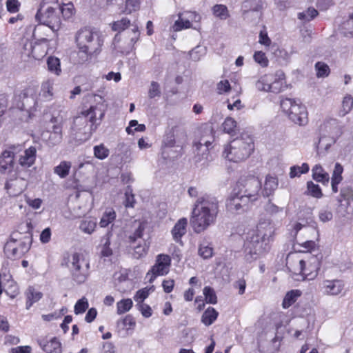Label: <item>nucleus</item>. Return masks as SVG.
Wrapping results in <instances>:
<instances>
[{
  "label": "nucleus",
  "mask_w": 353,
  "mask_h": 353,
  "mask_svg": "<svg viewBox=\"0 0 353 353\" xmlns=\"http://www.w3.org/2000/svg\"><path fill=\"white\" fill-rule=\"evenodd\" d=\"M219 212V202L212 194H205L195 201L190 223L196 233H201L216 222Z\"/></svg>",
  "instance_id": "f257e3e1"
},
{
  "label": "nucleus",
  "mask_w": 353,
  "mask_h": 353,
  "mask_svg": "<svg viewBox=\"0 0 353 353\" xmlns=\"http://www.w3.org/2000/svg\"><path fill=\"white\" fill-rule=\"evenodd\" d=\"M274 226L269 219L261 220L257 225L256 231L249 234L245 243V259L250 263L262 254L266 245L264 243L274 233Z\"/></svg>",
  "instance_id": "f03ea898"
},
{
  "label": "nucleus",
  "mask_w": 353,
  "mask_h": 353,
  "mask_svg": "<svg viewBox=\"0 0 353 353\" xmlns=\"http://www.w3.org/2000/svg\"><path fill=\"white\" fill-rule=\"evenodd\" d=\"M75 42L79 50L77 61L83 64L101 51L103 39L99 31L85 27L77 32Z\"/></svg>",
  "instance_id": "7ed1b4c3"
},
{
  "label": "nucleus",
  "mask_w": 353,
  "mask_h": 353,
  "mask_svg": "<svg viewBox=\"0 0 353 353\" xmlns=\"http://www.w3.org/2000/svg\"><path fill=\"white\" fill-rule=\"evenodd\" d=\"M105 114L103 103L92 105L73 120L72 130L76 132L92 134L100 125Z\"/></svg>",
  "instance_id": "20e7f679"
},
{
  "label": "nucleus",
  "mask_w": 353,
  "mask_h": 353,
  "mask_svg": "<svg viewBox=\"0 0 353 353\" xmlns=\"http://www.w3.org/2000/svg\"><path fill=\"white\" fill-rule=\"evenodd\" d=\"M254 148L252 137L248 134H242L230 142L223 155L230 161L240 162L248 159Z\"/></svg>",
  "instance_id": "39448f33"
},
{
  "label": "nucleus",
  "mask_w": 353,
  "mask_h": 353,
  "mask_svg": "<svg viewBox=\"0 0 353 353\" xmlns=\"http://www.w3.org/2000/svg\"><path fill=\"white\" fill-rule=\"evenodd\" d=\"M31 242V236L29 235L21 237V233L12 232L10 240L4 246V252L8 258H21L30 250Z\"/></svg>",
  "instance_id": "423d86ee"
},
{
  "label": "nucleus",
  "mask_w": 353,
  "mask_h": 353,
  "mask_svg": "<svg viewBox=\"0 0 353 353\" xmlns=\"http://www.w3.org/2000/svg\"><path fill=\"white\" fill-rule=\"evenodd\" d=\"M281 108L289 119L300 126L308 122L307 112L305 105L296 100L285 98L281 100Z\"/></svg>",
  "instance_id": "0eeeda50"
},
{
  "label": "nucleus",
  "mask_w": 353,
  "mask_h": 353,
  "mask_svg": "<svg viewBox=\"0 0 353 353\" xmlns=\"http://www.w3.org/2000/svg\"><path fill=\"white\" fill-rule=\"evenodd\" d=\"M67 266L72 281L77 284H82L87 280L90 265L78 253H74L69 256Z\"/></svg>",
  "instance_id": "6e6552de"
},
{
  "label": "nucleus",
  "mask_w": 353,
  "mask_h": 353,
  "mask_svg": "<svg viewBox=\"0 0 353 353\" xmlns=\"http://www.w3.org/2000/svg\"><path fill=\"white\" fill-rule=\"evenodd\" d=\"M239 192L243 197H246L250 202L256 201L261 190V182L254 176L242 177L238 182Z\"/></svg>",
  "instance_id": "1a4fd4ad"
},
{
  "label": "nucleus",
  "mask_w": 353,
  "mask_h": 353,
  "mask_svg": "<svg viewBox=\"0 0 353 353\" xmlns=\"http://www.w3.org/2000/svg\"><path fill=\"white\" fill-rule=\"evenodd\" d=\"M36 19L41 23L48 26L53 32H57L61 28V19L58 7L49 6L46 9H39Z\"/></svg>",
  "instance_id": "9d476101"
},
{
  "label": "nucleus",
  "mask_w": 353,
  "mask_h": 353,
  "mask_svg": "<svg viewBox=\"0 0 353 353\" xmlns=\"http://www.w3.org/2000/svg\"><path fill=\"white\" fill-rule=\"evenodd\" d=\"M50 123L52 124V127L43 134V137L49 146L53 147L59 145L63 139L62 118L52 117Z\"/></svg>",
  "instance_id": "9b49d317"
},
{
  "label": "nucleus",
  "mask_w": 353,
  "mask_h": 353,
  "mask_svg": "<svg viewBox=\"0 0 353 353\" xmlns=\"http://www.w3.org/2000/svg\"><path fill=\"white\" fill-rule=\"evenodd\" d=\"M171 265V258L169 255L160 254L157 255L154 265L148 272V281L152 283L157 276L167 274Z\"/></svg>",
  "instance_id": "f8f14e48"
},
{
  "label": "nucleus",
  "mask_w": 353,
  "mask_h": 353,
  "mask_svg": "<svg viewBox=\"0 0 353 353\" xmlns=\"http://www.w3.org/2000/svg\"><path fill=\"white\" fill-rule=\"evenodd\" d=\"M143 230L140 225L128 238L130 246L134 249L133 256L137 259L145 255L147 252L146 245L142 239Z\"/></svg>",
  "instance_id": "ddd939ff"
},
{
  "label": "nucleus",
  "mask_w": 353,
  "mask_h": 353,
  "mask_svg": "<svg viewBox=\"0 0 353 353\" xmlns=\"http://www.w3.org/2000/svg\"><path fill=\"white\" fill-rule=\"evenodd\" d=\"M23 48L24 55L31 57L35 60H40L47 54L48 39H42L40 42L35 43L34 45L32 43H26Z\"/></svg>",
  "instance_id": "4468645a"
},
{
  "label": "nucleus",
  "mask_w": 353,
  "mask_h": 353,
  "mask_svg": "<svg viewBox=\"0 0 353 353\" xmlns=\"http://www.w3.org/2000/svg\"><path fill=\"white\" fill-rule=\"evenodd\" d=\"M11 150H5L0 155V172H10L14 168V153L23 149L22 145H12L10 147Z\"/></svg>",
  "instance_id": "2eb2a0df"
},
{
  "label": "nucleus",
  "mask_w": 353,
  "mask_h": 353,
  "mask_svg": "<svg viewBox=\"0 0 353 353\" xmlns=\"http://www.w3.org/2000/svg\"><path fill=\"white\" fill-rule=\"evenodd\" d=\"M250 201L239 193L231 195L226 202L227 211L232 214H239L245 210Z\"/></svg>",
  "instance_id": "dca6fc26"
},
{
  "label": "nucleus",
  "mask_w": 353,
  "mask_h": 353,
  "mask_svg": "<svg viewBox=\"0 0 353 353\" xmlns=\"http://www.w3.org/2000/svg\"><path fill=\"white\" fill-rule=\"evenodd\" d=\"M321 255L307 254L306 257L300 259L301 263V266L304 267L306 271V272H305V275L311 276V278L316 276L321 267Z\"/></svg>",
  "instance_id": "f3484780"
},
{
  "label": "nucleus",
  "mask_w": 353,
  "mask_h": 353,
  "mask_svg": "<svg viewBox=\"0 0 353 353\" xmlns=\"http://www.w3.org/2000/svg\"><path fill=\"white\" fill-rule=\"evenodd\" d=\"M201 20V16L195 12L187 11L179 14V19L175 21L173 26L174 31H180L184 28L191 27V22H199Z\"/></svg>",
  "instance_id": "a211bd4d"
},
{
  "label": "nucleus",
  "mask_w": 353,
  "mask_h": 353,
  "mask_svg": "<svg viewBox=\"0 0 353 353\" xmlns=\"http://www.w3.org/2000/svg\"><path fill=\"white\" fill-rule=\"evenodd\" d=\"M344 282L339 279L324 280L321 283V290L324 294L337 296L344 289Z\"/></svg>",
  "instance_id": "6ab92c4d"
},
{
  "label": "nucleus",
  "mask_w": 353,
  "mask_h": 353,
  "mask_svg": "<svg viewBox=\"0 0 353 353\" xmlns=\"http://www.w3.org/2000/svg\"><path fill=\"white\" fill-rule=\"evenodd\" d=\"M214 141L213 128L211 125H205L200 130L199 137L193 143H201L203 145L211 146Z\"/></svg>",
  "instance_id": "aec40b11"
},
{
  "label": "nucleus",
  "mask_w": 353,
  "mask_h": 353,
  "mask_svg": "<svg viewBox=\"0 0 353 353\" xmlns=\"http://www.w3.org/2000/svg\"><path fill=\"white\" fill-rule=\"evenodd\" d=\"M188 220L186 218L180 219L174 225L171 230L173 239L176 242L182 244L181 237L185 234L187 232Z\"/></svg>",
  "instance_id": "412c9836"
},
{
  "label": "nucleus",
  "mask_w": 353,
  "mask_h": 353,
  "mask_svg": "<svg viewBox=\"0 0 353 353\" xmlns=\"http://www.w3.org/2000/svg\"><path fill=\"white\" fill-rule=\"evenodd\" d=\"M263 8L261 0H244L241 6V11L244 19L250 12H259Z\"/></svg>",
  "instance_id": "4be33fe9"
},
{
  "label": "nucleus",
  "mask_w": 353,
  "mask_h": 353,
  "mask_svg": "<svg viewBox=\"0 0 353 353\" xmlns=\"http://www.w3.org/2000/svg\"><path fill=\"white\" fill-rule=\"evenodd\" d=\"M37 156V149L34 146H30V148L24 150L23 154L21 155L19 159V163L22 167L30 168L35 162Z\"/></svg>",
  "instance_id": "5701e85b"
},
{
  "label": "nucleus",
  "mask_w": 353,
  "mask_h": 353,
  "mask_svg": "<svg viewBox=\"0 0 353 353\" xmlns=\"http://www.w3.org/2000/svg\"><path fill=\"white\" fill-rule=\"evenodd\" d=\"M312 178L317 182L322 183L323 184L328 183L330 181L329 174L323 168L321 165H316L313 167Z\"/></svg>",
  "instance_id": "b1692460"
},
{
  "label": "nucleus",
  "mask_w": 353,
  "mask_h": 353,
  "mask_svg": "<svg viewBox=\"0 0 353 353\" xmlns=\"http://www.w3.org/2000/svg\"><path fill=\"white\" fill-rule=\"evenodd\" d=\"M39 343L46 353H61L62 352L61 343L56 338L51 339L46 343H43L41 341Z\"/></svg>",
  "instance_id": "393cba45"
},
{
  "label": "nucleus",
  "mask_w": 353,
  "mask_h": 353,
  "mask_svg": "<svg viewBox=\"0 0 353 353\" xmlns=\"http://www.w3.org/2000/svg\"><path fill=\"white\" fill-rule=\"evenodd\" d=\"M53 85L54 82L50 79H48L42 83L39 95L44 101L52 99L53 96Z\"/></svg>",
  "instance_id": "a878e982"
},
{
  "label": "nucleus",
  "mask_w": 353,
  "mask_h": 353,
  "mask_svg": "<svg viewBox=\"0 0 353 353\" xmlns=\"http://www.w3.org/2000/svg\"><path fill=\"white\" fill-rule=\"evenodd\" d=\"M218 312L213 307H209L201 316V322L206 326L212 325L217 319Z\"/></svg>",
  "instance_id": "bb28decb"
},
{
  "label": "nucleus",
  "mask_w": 353,
  "mask_h": 353,
  "mask_svg": "<svg viewBox=\"0 0 353 353\" xmlns=\"http://www.w3.org/2000/svg\"><path fill=\"white\" fill-rule=\"evenodd\" d=\"M301 295V292L299 290H292L288 292L282 303L283 307L286 309L290 307Z\"/></svg>",
  "instance_id": "cd10ccee"
},
{
  "label": "nucleus",
  "mask_w": 353,
  "mask_h": 353,
  "mask_svg": "<svg viewBox=\"0 0 353 353\" xmlns=\"http://www.w3.org/2000/svg\"><path fill=\"white\" fill-rule=\"evenodd\" d=\"M42 296L41 292L35 291L32 287H29L26 292V309L29 310L34 303L39 301L42 298Z\"/></svg>",
  "instance_id": "c85d7f7f"
},
{
  "label": "nucleus",
  "mask_w": 353,
  "mask_h": 353,
  "mask_svg": "<svg viewBox=\"0 0 353 353\" xmlns=\"http://www.w3.org/2000/svg\"><path fill=\"white\" fill-rule=\"evenodd\" d=\"M272 81L273 76L272 74H265L256 82V88L260 91L269 92L272 86L271 85Z\"/></svg>",
  "instance_id": "c756f323"
},
{
  "label": "nucleus",
  "mask_w": 353,
  "mask_h": 353,
  "mask_svg": "<svg viewBox=\"0 0 353 353\" xmlns=\"http://www.w3.org/2000/svg\"><path fill=\"white\" fill-rule=\"evenodd\" d=\"M343 200L345 201L348 205L350 204V202L353 201V188L352 186L345 185L341 188L338 201L341 203Z\"/></svg>",
  "instance_id": "7c9ffc66"
},
{
  "label": "nucleus",
  "mask_w": 353,
  "mask_h": 353,
  "mask_svg": "<svg viewBox=\"0 0 353 353\" xmlns=\"http://www.w3.org/2000/svg\"><path fill=\"white\" fill-rule=\"evenodd\" d=\"M72 164L70 161H63L59 165L54 168V173L60 178H65L70 173Z\"/></svg>",
  "instance_id": "2f4dec72"
},
{
  "label": "nucleus",
  "mask_w": 353,
  "mask_h": 353,
  "mask_svg": "<svg viewBox=\"0 0 353 353\" xmlns=\"http://www.w3.org/2000/svg\"><path fill=\"white\" fill-rule=\"evenodd\" d=\"M222 128L224 132L234 135L239 129L237 128L236 121L232 117H227L222 123Z\"/></svg>",
  "instance_id": "473e14b6"
},
{
  "label": "nucleus",
  "mask_w": 353,
  "mask_h": 353,
  "mask_svg": "<svg viewBox=\"0 0 353 353\" xmlns=\"http://www.w3.org/2000/svg\"><path fill=\"white\" fill-rule=\"evenodd\" d=\"M277 179L273 176H268L264 184L263 194L265 196H270L277 188Z\"/></svg>",
  "instance_id": "72a5a7b5"
},
{
  "label": "nucleus",
  "mask_w": 353,
  "mask_h": 353,
  "mask_svg": "<svg viewBox=\"0 0 353 353\" xmlns=\"http://www.w3.org/2000/svg\"><path fill=\"white\" fill-rule=\"evenodd\" d=\"M305 194L316 199H320L323 195L320 186L312 181L307 182V190L305 192Z\"/></svg>",
  "instance_id": "f704fd0d"
},
{
  "label": "nucleus",
  "mask_w": 353,
  "mask_h": 353,
  "mask_svg": "<svg viewBox=\"0 0 353 353\" xmlns=\"http://www.w3.org/2000/svg\"><path fill=\"white\" fill-rule=\"evenodd\" d=\"M210 147L208 145H203L201 143H193V152L196 156L199 157L198 161L207 159Z\"/></svg>",
  "instance_id": "c9c22d12"
},
{
  "label": "nucleus",
  "mask_w": 353,
  "mask_h": 353,
  "mask_svg": "<svg viewBox=\"0 0 353 353\" xmlns=\"http://www.w3.org/2000/svg\"><path fill=\"white\" fill-rule=\"evenodd\" d=\"M48 70L59 76L61 72L60 61L58 58L50 56L47 59Z\"/></svg>",
  "instance_id": "e433bc0d"
},
{
  "label": "nucleus",
  "mask_w": 353,
  "mask_h": 353,
  "mask_svg": "<svg viewBox=\"0 0 353 353\" xmlns=\"http://www.w3.org/2000/svg\"><path fill=\"white\" fill-rule=\"evenodd\" d=\"M170 130L174 139L178 142V147L183 146L187 140V135L185 130L176 126L172 128Z\"/></svg>",
  "instance_id": "4c0bfd02"
},
{
  "label": "nucleus",
  "mask_w": 353,
  "mask_h": 353,
  "mask_svg": "<svg viewBox=\"0 0 353 353\" xmlns=\"http://www.w3.org/2000/svg\"><path fill=\"white\" fill-rule=\"evenodd\" d=\"M213 14L221 20H225L230 17L229 11L225 5L216 4L212 8Z\"/></svg>",
  "instance_id": "58836bf2"
},
{
  "label": "nucleus",
  "mask_w": 353,
  "mask_h": 353,
  "mask_svg": "<svg viewBox=\"0 0 353 353\" xmlns=\"http://www.w3.org/2000/svg\"><path fill=\"white\" fill-rule=\"evenodd\" d=\"M116 218V213L114 210L108 209L105 211L103 213L99 225L101 228L107 227L110 223H111Z\"/></svg>",
  "instance_id": "ea45409f"
},
{
  "label": "nucleus",
  "mask_w": 353,
  "mask_h": 353,
  "mask_svg": "<svg viewBox=\"0 0 353 353\" xmlns=\"http://www.w3.org/2000/svg\"><path fill=\"white\" fill-rule=\"evenodd\" d=\"M97 222L93 219L83 220L79 225V229L84 233L91 234L95 230Z\"/></svg>",
  "instance_id": "a19ab883"
},
{
  "label": "nucleus",
  "mask_w": 353,
  "mask_h": 353,
  "mask_svg": "<svg viewBox=\"0 0 353 353\" xmlns=\"http://www.w3.org/2000/svg\"><path fill=\"white\" fill-rule=\"evenodd\" d=\"M318 11L314 8H308L306 10L298 13V19L307 22L318 15Z\"/></svg>",
  "instance_id": "79ce46f5"
},
{
  "label": "nucleus",
  "mask_w": 353,
  "mask_h": 353,
  "mask_svg": "<svg viewBox=\"0 0 353 353\" xmlns=\"http://www.w3.org/2000/svg\"><path fill=\"white\" fill-rule=\"evenodd\" d=\"M198 254L203 259H208L212 256L213 248L207 243H201L199 245Z\"/></svg>",
  "instance_id": "37998d69"
},
{
  "label": "nucleus",
  "mask_w": 353,
  "mask_h": 353,
  "mask_svg": "<svg viewBox=\"0 0 353 353\" xmlns=\"http://www.w3.org/2000/svg\"><path fill=\"white\" fill-rule=\"evenodd\" d=\"M133 302L130 299H122L117 303V312L118 314H122L128 312L132 307Z\"/></svg>",
  "instance_id": "c03bdc74"
},
{
  "label": "nucleus",
  "mask_w": 353,
  "mask_h": 353,
  "mask_svg": "<svg viewBox=\"0 0 353 353\" xmlns=\"http://www.w3.org/2000/svg\"><path fill=\"white\" fill-rule=\"evenodd\" d=\"M203 294L205 301L210 304H216L217 303V297L214 289L210 286H205L203 288Z\"/></svg>",
  "instance_id": "a18cd8bd"
},
{
  "label": "nucleus",
  "mask_w": 353,
  "mask_h": 353,
  "mask_svg": "<svg viewBox=\"0 0 353 353\" xmlns=\"http://www.w3.org/2000/svg\"><path fill=\"white\" fill-rule=\"evenodd\" d=\"M315 70L316 71V76L319 78L327 77L330 72L329 66L321 61L316 63Z\"/></svg>",
  "instance_id": "49530a36"
},
{
  "label": "nucleus",
  "mask_w": 353,
  "mask_h": 353,
  "mask_svg": "<svg viewBox=\"0 0 353 353\" xmlns=\"http://www.w3.org/2000/svg\"><path fill=\"white\" fill-rule=\"evenodd\" d=\"M343 172V167L339 163H336L332 172L331 181L340 183L343 181L342 174Z\"/></svg>",
  "instance_id": "de8ad7c7"
},
{
  "label": "nucleus",
  "mask_w": 353,
  "mask_h": 353,
  "mask_svg": "<svg viewBox=\"0 0 353 353\" xmlns=\"http://www.w3.org/2000/svg\"><path fill=\"white\" fill-rule=\"evenodd\" d=\"M353 108V99L351 96H346L342 101L341 115L345 116L349 113Z\"/></svg>",
  "instance_id": "09e8293b"
},
{
  "label": "nucleus",
  "mask_w": 353,
  "mask_h": 353,
  "mask_svg": "<svg viewBox=\"0 0 353 353\" xmlns=\"http://www.w3.org/2000/svg\"><path fill=\"white\" fill-rule=\"evenodd\" d=\"M59 10H60V14H62L63 18L69 19L73 14L74 6L71 3L63 4L62 6L59 5Z\"/></svg>",
  "instance_id": "8fccbe9b"
},
{
  "label": "nucleus",
  "mask_w": 353,
  "mask_h": 353,
  "mask_svg": "<svg viewBox=\"0 0 353 353\" xmlns=\"http://www.w3.org/2000/svg\"><path fill=\"white\" fill-rule=\"evenodd\" d=\"M130 26V21L127 18H123L113 23L112 28L114 31L121 32Z\"/></svg>",
  "instance_id": "3c124183"
},
{
  "label": "nucleus",
  "mask_w": 353,
  "mask_h": 353,
  "mask_svg": "<svg viewBox=\"0 0 353 353\" xmlns=\"http://www.w3.org/2000/svg\"><path fill=\"white\" fill-rule=\"evenodd\" d=\"M94 154L95 157L103 160L109 155V150L106 148L103 144H101L94 147Z\"/></svg>",
  "instance_id": "603ef678"
},
{
  "label": "nucleus",
  "mask_w": 353,
  "mask_h": 353,
  "mask_svg": "<svg viewBox=\"0 0 353 353\" xmlns=\"http://www.w3.org/2000/svg\"><path fill=\"white\" fill-rule=\"evenodd\" d=\"M125 10L123 12L126 14L137 10L140 6L139 0H125Z\"/></svg>",
  "instance_id": "864d4df0"
},
{
  "label": "nucleus",
  "mask_w": 353,
  "mask_h": 353,
  "mask_svg": "<svg viewBox=\"0 0 353 353\" xmlns=\"http://www.w3.org/2000/svg\"><path fill=\"white\" fill-rule=\"evenodd\" d=\"M88 301L86 298L79 299L74 305V313L76 314L83 313L88 307Z\"/></svg>",
  "instance_id": "5fc2aeb1"
},
{
  "label": "nucleus",
  "mask_w": 353,
  "mask_h": 353,
  "mask_svg": "<svg viewBox=\"0 0 353 353\" xmlns=\"http://www.w3.org/2000/svg\"><path fill=\"white\" fill-rule=\"evenodd\" d=\"M6 6L8 12L10 13H16L18 12L20 9L21 3L19 0H7Z\"/></svg>",
  "instance_id": "6e6d98bb"
},
{
  "label": "nucleus",
  "mask_w": 353,
  "mask_h": 353,
  "mask_svg": "<svg viewBox=\"0 0 353 353\" xmlns=\"http://www.w3.org/2000/svg\"><path fill=\"white\" fill-rule=\"evenodd\" d=\"M125 206L126 208H133L135 203L134 195L132 194V190L128 186L125 192Z\"/></svg>",
  "instance_id": "4d7b16f0"
},
{
  "label": "nucleus",
  "mask_w": 353,
  "mask_h": 353,
  "mask_svg": "<svg viewBox=\"0 0 353 353\" xmlns=\"http://www.w3.org/2000/svg\"><path fill=\"white\" fill-rule=\"evenodd\" d=\"M163 144L166 147H178V142L174 139L173 134H172L171 130H170L163 138Z\"/></svg>",
  "instance_id": "13d9d810"
},
{
  "label": "nucleus",
  "mask_w": 353,
  "mask_h": 353,
  "mask_svg": "<svg viewBox=\"0 0 353 353\" xmlns=\"http://www.w3.org/2000/svg\"><path fill=\"white\" fill-rule=\"evenodd\" d=\"M254 59L262 67H266L268 65V59H267L265 54L261 51H258L254 53Z\"/></svg>",
  "instance_id": "bf43d9fd"
},
{
  "label": "nucleus",
  "mask_w": 353,
  "mask_h": 353,
  "mask_svg": "<svg viewBox=\"0 0 353 353\" xmlns=\"http://www.w3.org/2000/svg\"><path fill=\"white\" fill-rule=\"evenodd\" d=\"M161 90L159 84L156 81H152L148 91V97L153 99L156 97H160Z\"/></svg>",
  "instance_id": "052dcab7"
},
{
  "label": "nucleus",
  "mask_w": 353,
  "mask_h": 353,
  "mask_svg": "<svg viewBox=\"0 0 353 353\" xmlns=\"http://www.w3.org/2000/svg\"><path fill=\"white\" fill-rule=\"evenodd\" d=\"M102 241H105L103 243V246L101 250V255L103 256L108 257L112 254V250L110 248V241L108 237V234L106 236L103 237Z\"/></svg>",
  "instance_id": "680f3d73"
},
{
  "label": "nucleus",
  "mask_w": 353,
  "mask_h": 353,
  "mask_svg": "<svg viewBox=\"0 0 353 353\" xmlns=\"http://www.w3.org/2000/svg\"><path fill=\"white\" fill-rule=\"evenodd\" d=\"M216 89L218 93L221 94L228 92L231 89V86L228 80H223L217 83Z\"/></svg>",
  "instance_id": "e2e57ef3"
},
{
  "label": "nucleus",
  "mask_w": 353,
  "mask_h": 353,
  "mask_svg": "<svg viewBox=\"0 0 353 353\" xmlns=\"http://www.w3.org/2000/svg\"><path fill=\"white\" fill-rule=\"evenodd\" d=\"M36 102L34 101L33 99L25 97L23 102L22 110H26L29 112H32L33 109H35Z\"/></svg>",
  "instance_id": "0e129e2a"
},
{
  "label": "nucleus",
  "mask_w": 353,
  "mask_h": 353,
  "mask_svg": "<svg viewBox=\"0 0 353 353\" xmlns=\"http://www.w3.org/2000/svg\"><path fill=\"white\" fill-rule=\"evenodd\" d=\"M342 29L346 30L348 33L353 32V14H350L348 19L342 23Z\"/></svg>",
  "instance_id": "69168bd1"
},
{
  "label": "nucleus",
  "mask_w": 353,
  "mask_h": 353,
  "mask_svg": "<svg viewBox=\"0 0 353 353\" xmlns=\"http://www.w3.org/2000/svg\"><path fill=\"white\" fill-rule=\"evenodd\" d=\"M139 310L142 315L145 318H149L152 316V308L147 304L141 303L139 305Z\"/></svg>",
  "instance_id": "338daca9"
},
{
  "label": "nucleus",
  "mask_w": 353,
  "mask_h": 353,
  "mask_svg": "<svg viewBox=\"0 0 353 353\" xmlns=\"http://www.w3.org/2000/svg\"><path fill=\"white\" fill-rule=\"evenodd\" d=\"M121 323L123 327L128 326L129 328L134 327L136 324L134 318L131 315H127L124 319L118 321V324Z\"/></svg>",
  "instance_id": "774afa93"
}]
</instances>
